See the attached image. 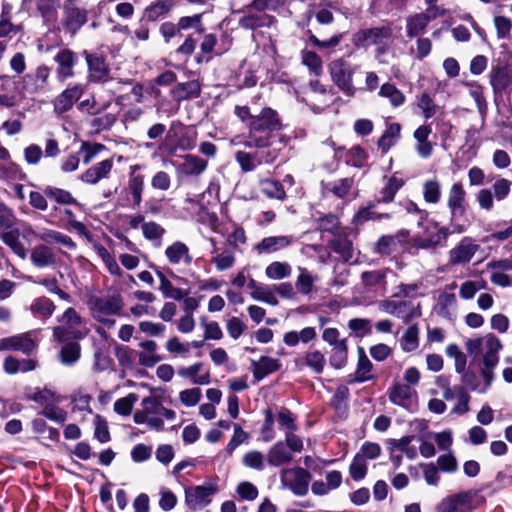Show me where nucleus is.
Listing matches in <instances>:
<instances>
[{"mask_svg":"<svg viewBox=\"0 0 512 512\" xmlns=\"http://www.w3.org/2000/svg\"><path fill=\"white\" fill-rule=\"evenodd\" d=\"M88 68V81L103 83L110 79V69L103 56L84 52Z\"/></svg>","mask_w":512,"mask_h":512,"instance_id":"11","label":"nucleus"},{"mask_svg":"<svg viewBox=\"0 0 512 512\" xmlns=\"http://www.w3.org/2000/svg\"><path fill=\"white\" fill-rule=\"evenodd\" d=\"M165 233V228L157 222L149 221L142 224V234L144 238L153 242L157 247L162 244Z\"/></svg>","mask_w":512,"mask_h":512,"instance_id":"36","label":"nucleus"},{"mask_svg":"<svg viewBox=\"0 0 512 512\" xmlns=\"http://www.w3.org/2000/svg\"><path fill=\"white\" fill-rule=\"evenodd\" d=\"M348 328L356 337H364L369 335L372 331L370 320L364 318H353L349 320Z\"/></svg>","mask_w":512,"mask_h":512,"instance_id":"57","label":"nucleus"},{"mask_svg":"<svg viewBox=\"0 0 512 512\" xmlns=\"http://www.w3.org/2000/svg\"><path fill=\"white\" fill-rule=\"evenodd\" d=\"M162 417L173 421L176 418V412L164 407L158 397L148 396L142 399L140 409L134 413L133 420L136 424H146L151 430L163 431Z\"/></svg>","mask_w":512,"mask_h":512,"instance_id":"2","label":"nucleus"},{"mask_svg":"<svg viewBox=\"0 0 512 512\" xmlns=\"http://www.w3.org/2000/svg\"><path fill=\"white\" fill-rule=\"evenodd\" d=\"M201 88L197 81H190L178 84L174 89V96L177 100H184L192 97H198Z\"/></svg>","mask_w":512,"mask_h":512,"instance_id":"47","label":"nucleus"},{"mask_svg":"<svg viewBox=\"0 0 512 512\" xmlns=\"http://www.w3.org/2000/svg\"><path fill=\"white\" fill-rule=\"evenodd\" d=\"M142 349L138 353L139 364L145 367H153L162 360L157 354V343L153 340H144L139 343Z\"/></svg>","mask_w":512,"mask_h":512,"instance_id":"27","label":"nucleus"},{"mask_svg":"<svg viewBox=\"0 0 512 512\" xmlns=\"http://www.w3.org/2000/svg\"><path fill=\"white\" fill-rule=\"evenodd\" d=\"M301 60L302 64L305 65L315 76H320L322 74V59L314 51H301Z\"/></svg>","mask_w":512,"mask_h":512,"instance_id":"48","label":"nucleus"},{"mask_svg":"<svg viewBox=\"0 0 512 512\" xmlns=\"http://www.w3.org/2000/svg\"><path fill=\"white\" fill-rule=\"evenodd\" d=\"M30 262L38 269L53 268L57 264V256L48 245L38 244L31 249Z\"/></svg>","mask_w":512,"mask_h":512,"instance_id":"15","label":"nucleus"},{"mask_svg":"<svg viewBox=\"0 0 512 512\" xmlns=\"http://www.w3.org/2000/svg\"><path fill=\"white\" fill-rule=\"evenodd\" d=\"M417 106L426 119L432 118L437 112V105L427 92H423L417 97Z\"/></svg>","mask_w":512,"mask_h":512,"instance_id":"53","label":"nucleus"},{"mask_svg":"<svg viewBox=\"0 0 512 512\" xmlns=\"http://www.w3.org/2000/svg\"><path fill=\"white\" fill-rule=\"evenodd\" d=\"M305 364L315 373L321 374L325 367V356L319 350H311L305 354Z\"/></svg>","mask_w":512,"mask_h":512,"instance_id":"50","label":"nucleus"},{"mask_svg":"<svg viewBox=\"0 0 512 512\" xmlns=\"http://www.w3.org/2000/svg\"><path fill=\"white\" fill-rule=\"evenodd\" d=\"M279 156L277 149H258L250 153L246 151H237L235 153L236 162L243 172H251L261 164H272Z\"/></svg>","mask_w":512,"mask_h":512,"instance_id":"7","label":"nucleus"},{"mask_svg":"<svg viewBox=\"0 0 512 512\" xmlns=\"http://www.w3.org/2000/svg\"><path fill=\"white\" fill-rule=\"evenodd\" d=\"M85 22L86 14L82 10L72 4L65 5L63 25L68 31L75 33Z\"/></svg>","mask_w":512,"mask_h":512,"instance_id":"26","label":"nucleus"},{"mask_svg":"<svg viewBox=\"0 0 512 512\" xmlns=\"http://www.w3.org/2000/svg\"><path fill=\"white\" fill-rule=\"evenodd\" d=\"M294 458L290 449L283 441H277L268 450L267 463L271 467H280L289 464Z\"/></svg>","mask_w":512,"mask_h":512,"instance_id":"21","label":"nucleus"},{"mask_svg":"<svg viewBox=\"0 0 512 512\" xmlns=\"http://www.w3.org/2000/svg\"><path fill=\"white\" fill-rule=\"evenodd\" d=\"M214 489L206 486H196L185 489V502L191 509L201 508L210 503Z\"/></svg>","mask_w":512,"mask_h":512,"instance_id":"19","label":"nucleus"},{"mask_svg":"<svg viewBox=\"0 0 512 512\" xmlns=\"http://www.w3.org/2000/svg\"><path fill=\"white\" fill-rule=\"evenodd\" d=\"M480 246L470 237H464L449 251L448 262L450 265H463L468 263Z\"/></svg>","mask_w":512,"mask_h":512,"instance_id":"12","label":"nucleus"},{"mask_svg":"<svg viewBox=\"0 0 512 512\" xmlns=\"http://www.w3.org/2000/svg\"><path fill=\"white\" fill-rule=\"evenodd\" d=\"M299 275L296 280V288L303 295H308L313 291L314 282L317 276L312 275L306 268H298Z\"/></svg>","mask_w":512,"mask_h":512,"instance_id":"44","label":"nucleus"},{"mask_svg":"<svg viewBox=\"0 0 512 512\" xmlns=\"http://www.w3.org/2000/svg\"><path fill=\"white\" fill-rule=\"evenodd\" d=\"M389 36V32L384 28H371L363 30L357 34L358 41L363 45H374L379 43L383 38Z\"/></svg>","mask_w":512,"mask_h":512,"instance_id":"43","label":"nucleus"},{"mask_svg":"<svg viewBox=\"0 0 512 512\" xmlns=\"http://www.w3.org/2000/svg\"><path fill=\"white\" fill-rule=\"evenodd\" d=\"M401 126L398 123H391L387 126L383 135L378 140V148L386 154L400 138Z\"/></svg>","mask_w":512,"mask_h":512,"instance_id":"32","label":"nucleus"},{"mask_svg":"<svg viewBox=\"0 0 512 512\" xmlns=\"http://www.w3.org/2000/svg\"><path fill=\"white\" fill-rule=\"evenodd\" d=\"M87 304L92 318L108 329L115 326L116 321L113 316L120 315L123 309V299L120 294L91 296Z\"/></svg>","mask_w":512,"mask_h":512,"instance_id":"3","label":"nucleus"},{"mask_svg":"<svg viewBox=\"0 0 512 512\" xmlns=\"http://www.w3.org/2000/svg\"><path fill=\"white\" fill-rule=\"evenodd\" d=\"M502 344L500 340L493 334H488L484 337V356L483 362H487V360H494L493 363L498 364L499 357L498 352L501 350Z\"/></svg>","mask_w":512,"mask_h":512,"instance_id":"38","label":"nucleus"},{"mask_svg":"<svg viewBox=\"0 0 512 512\" xmlns=\"http://www.w3.org/2000/svg\"><path fill=\"white\" fill-rule=\"evenodd\" d=\"M310 481V473L301 467L280 471L281 487L290 490L296 496H305L308 493Z\"/></svg>","mask_w":512,"mask_h":512,"instance_id":"5","label":"nucleus"},{"mask_svg":"<svg viewBox=\"0 0 512 512\" xmlns=\"http://www.w3.org/2000/svg\"><path fill=\"white\" fill-rule=\"evenodd\" d=\"M484 288L485 282L483 281H465L460 286L459 295L464 300H470L479 290Z\"/></svg>","mask_w":512,"mask_h":512,"instance_id":"61","label":"nucleus"},{"mask_svg":"<svg viewBox=\"0 0 512 512\" xmlns=\"http://www.w3.org/2000/svg\"><path fill=\"white\" fill-rule=\"evenodd\" d=\"M267 457L258 450H250L243 455L242 463L245 467L257 471H262L265 468Z\"/></svg>","mask_w":512,"mask_h":512,"instance_id":"45","label":"nucleus"},{"mask_svg":"<svg viewBox=\"0 0 512 512\" xmlns=\"http://www.w3.org/2000/svg\"><path fill=\"white\" fill-rule=\"evenodd\" d=\"M259 187L261 192L270 199L284 200L286 197L283 185L277 180L261 178L259 179Z\"/></svg>","mask_w":512,"mask_h":512,"instance_id":"33","label":"nucleus"},{"mask_svg":"<svg viewBox=\"0 0 512 512\" xmlns=\"http://www.w3.org/2000/svg\"><path fill=\"white\" fill-rule=\"evenodd\" d=\"M404 185V181L396 176L390 177L380 191L379 202L388 203L394 199L397 191Z\"/></svg>","mask_w":512,"mask_h":512,"instance_id":"46","label":"nucleus"},{"mask_svg":"<svg viewBox=\"0 0 512 512\" xmlns=\"http://www.w3.org/2000/svg\"><path fill=\"white\" fill-rule=\"evenodd\" d=\"M138 401V395L130 393L126 397L120 398L114 403V410L117 414L128 416L131 414L134 404Z\"/></svg>","mask_w":512,"mask_h":512,"instance_id":"55","label":"nucleus"},{"mask_svg":"<svg viewBox=\"0 0 512 512\" xmlns=\"http://www.w3.org/2000/svg\"><path fill=\"white\" fill-rule=\"evenodd\" d=\"M292 268L287 262L274 261L265 269V275L271 280H282L291 275Z\"/></svg>","mask_w":512,"mask_h":512,"instance_id":"41","label":"nucleus"},{"mask_svg":"<svg viewBox=\"0 0 512 512\" xmlns=\"http://www.w3.org/2000/svg\"><path fill=\"white\" fill-rule=\"evenodd\" d=\"M50 69L45 65H40L33 73L23 77V89L29 94H39L46 91Z\"/></svg>","mask_w":512,"mask_h":512,"instance_id":"13","label":"nucleus"},{"mask_svg":"<svg viewBox=\"0 0 512 512\" xmlns=\"http://www.w3.org/2000/svg\"><path fill=\"white\" fill-rule=\"evenodd\" d=\"M388 398L391 403L406 410H412L417 403V392L410 385L395 381L388 389Z\"/></svg>","mask_w":512,"mask_h":512,"instance_id":"10","label":"nucleus"},{"mask_svg":"<svg viewBox=\"0 0 512 512\" xmlns=\"http://www.w3.org/2000/svg\"><path fill=\"white\" fill-rule=\"evenodd\" d=\"M29 310L34 315H39L43 318H49L55 310V305L52 300L42 296L33 300Z\"/></svg>","mask_w":512,"mask_h":512,"instance_id":"42","label":"nucleus"},{"mask_svg":"<svg viewBox=\"0 0 512 512\" xmlns=\"http://www.w3.org/2000/svg\"><path fill=\"white\" fill-rule=\"evenodd\" d=\"M475 492L461 491L444 497L436 506V512H472Z\"/></svg>","mask_w":512,"mask_h":512,"instance_id":"8","label":"nucleus"},{"mask_svg":"<svg viewBox=\"0 0 512 512\" xmlns=\"http://www.w3.org/2000/svg\"><path fill=\"white\" fill-rule=\"evenodd\" d=\"M251 298L255 301L264 302L271 306L278 305V299L274 291L268 286H262L261 288L255 289V292H251Z\"/></svg>","mask_w":512,"mask_h":512,"instance_id":"58","label":"nucleus"},{"mask_svg":"<svg viewBox=\"0 0 512 512\" xmlns=\"http://www.w3.org/2000/svg\"><path fill=\"white\" fill-rule=\"evenodd\" d=\"M80 345L75 342L65 344L60 351V360L64 365H72L80 358Z\"/></svg>","mask_w":512,"mask_h":512,"instance_id":"52","label":"nucleus"},{"mask_svg":"<svg viewBox=\"0 0 512 512\" xmlns=\"http://www.w3.org/2000/svg\"><path fill=\"white\" fill-rule=\"evenodd\" d=\"M177 373L180 377L189 379L193 384L207 385L210 382V374L208 371L203 370L202 363L180 367Z\"/></svg>","mask_w":512,"mask_h":512,"instance_id":"24","label":"nucleus"},{"mask_svg":"<svg viewBox=\"0 0 512 512\" xmlns=\"http://www.w3.org/2000/svg\"><path fill=\"white\" fill-rule=\"evenodd\" d=\"M372 369V362L366 356L364 349L359 347L357 368L349 382L362 383L371 380L373 378Z\"/></svg>","mask_w":512,"mask_h":512,"instance_id":"25","label":"nucleus"},{"mask_svg":"<svg viewBox=\"0 0 512 512\" xmlns=\"http://www.w3.org/2000/svg\"><path fill=\"white\" fill-rule=\"evenodd\" d=\"M431 132L432 129L430 125H421L413 134V137L416 140L415 149L418 155L423 159L429 158L433 153V144L428 140Z\"/></svg>","mask_w":512,"mask_h":512,"instance_id":"22","label":"nucleus"},{"mask_svg":"<svg viewBox=\"0 0 512 512\" xmlns=\"http://www.w3.org/2000/svg\"><path fill=\"white\" fill-rule=\"evenodd\" d=\"M292 242L293 239L290 236H270L263 238L255 248L260 254H270L288 247Z\"/></svg>","mask_w":512,"mask_h":512,"instance_id":"28","label":"nucleus"},{"mask_svg":"<svg viewBox=\"0 0 512 512\" xmlns=\"http://www.w3.org/2000/svg\"><path fill=\"white\" fill-rule=\"evenodd\" d=\"M423 198L426 203L437 204L442 195L441 184L438 179L433 178L423 183Z\"/></svg>","mask_w":512,"mask_h":512,"instance_id":"39","label":"nucleus"},{"mask_svg":"<svg viewBox=\"0 0 512 512\" xmlns=\"http://www.w3.org/2000/svg\"><path fill=\"white\" fill-rule=\"evenodd\" d=\"M276 22L274 16L268 14H247L239 19V26L247 30L270 27Z\"/></svg>","mask_w":512,"mask_h":512,"instance_id":"29","label":"nucleus"},{"mask_svg":"<svg viewBox=\"0 0 512 512\" xmlns=\"http://www.w3.org/2000/svg\"><path fill=\"white\" fill-rule=\"evenodd\" d=\"M419 227L422 231L413 238V243L418 248H435L445 242L450 235L449 228L440 226L432 219L419 221Z\"/></svg>","mask_w":512,"mask_h":512,"instance_id":"4","label":"nucleus"},{"mask_svg":"<svg viewBox=\"0 0 512 512\" xmlns=\"http://www.w3.org/2000/svg\"><path fill=\"white\" fill-rule=\"evenodd\" d=\"M234 114L249 129L247 137L238 135L231 139V144L245 148L265 149L270 146L271 134L282 128L281 121L275 110L270 107L263 108L253 115L248 106H235Z\"/></svg>","mask_w":512,"mask_h":512,"instance_id":"1","label":"nucleus"},{"mask_svg":"<svg viewBox=\"0 0 512 512\" xmlns=\"http://www.w3.org/2000/svg\"><path fill=\"white\" fill-rule=\"evenodd\" d=\"M466 192L460 182L452 184L448 191L447 206L450 210L452 219L458 214L462 215L465 211Z\"/></svg>","mask_w":512,"mask_h":512,"instance_id":"20","label":"nucleus"},{"mask_svg":"<svg viewBox=\"0 0 512 512\" xmlns=\"http://www.w3.org/2000/svg\"><path fill=\"white\" fill-rule=\"evenodd\" d=\"M173 0H156L146 7L144 16L149 21H156L165 16L174 6Z\"/></svg>","mask_w":512,"mask_h":512,"instance_id":"35","label":"nucleus"},{"mask_svg":"<svg viewBox=\"0 0 512 512\" xmlns=\"http://www.w3.org/2000/svg\"><path fill=\"white\" fill-rule=\"evenodd\" d=\"M436 18L438 17L427 12H420L408 17L406 20L407 36L413 38L423 33L429 22Z\"/></svg>","mask_w":512,"mask_h":512,"instance_id":"23","label":"nucleus"},{"mask_svg":"<svg viewBox=\"0 0 512 512\" xmlns=\"http://www.w3.org/2000/svg\"><path fill=\"white\" fill-rule=\"evenodd\" d=\"M379 94L380 96L389 99L390 103L395 107L401 106L405 102L404 94L390 83L383 84L380 88Z\"/></svg>","mask_w":512,"mask_h":512,"instance_id":"51","label":"nucleus"},{"mask_svg":"<svg viewBox=\"0 0 512 512\" xmlns=\"http://www.w3.org/2000/svg\"><path fill=\"white\" fill-rule=\"evenodd\" d=\"M84 87L81 84H75L66 88L54 100V109L57 113H64L70 110L73 104L81 97Z\"/></svg>","mask_w":512,"mask_h":512,"instance_id":"17","label":"nucleus"},{"mask_svg":"<svg viewBox=\"0 0 512 512\" xmlns=\"http://www.w3.org/2000/svg\"><path fill=\"white\" fill-rule=\"evenodd\" d=\"M279 367L280 364L277 359L263 356L258 361L253 362V375L257 380H261L277 371Z\"/></svg>","mask_w":512,"mask_h":512,"instance_id":"34","label":"nucleus"},{"mask_svg":"<svg viewBox=\"0 0 512 512\" xmlns=\"http://www.w3.org/2000/svg\"><path fill=\"white\" fill-rule=\"evenodd\" d=\"M165 256L168 262L173 266H189L193 259L189 247L181 241H175L168 245L165 249Z\"/></svg>","mask_w":512,"mask_h":512,"instance_id":"18","label":"nucleus"},{"mask_svg":"<svg viewBox=\"0 0 512 512\" xmlns=\"http://www.w3.org/2000/svg\"><path fill=\"white\" fill-rule=\"evenodd\" d=\"M177 28L179 31L195 28L199 33L204 31L202 27V15L195 14L193 16L181 17L177 22Z\"/></svg>","mask_w":512,"mask_h":512,"instance_id":"62","label":"nucleus"},{"mask_svg":"<svg viewBox=\"0 0 512 512\" xmlns=\"http://www.w3.org/2000/svg\"><path fill=\"white\" fill-rule=\"evenodd\" d=\"M201 396L200 388H190L179 393V400L184 406L193 407L199 403Z\"/></svg>","mask_w":512,"mask_h":512,"instance_id":"64","label":"nucleus"},{"mask_svg":"<svg viewBox=\"0 0 512 512\" xmlns=\"http://www.w3.org/2000/svg\"><path fill=\"white\" fill-rule=\"evenodd\" d=\"M38 331L32 330L26 333L13 335L0 339V351H20L30 355L37 347Z\"/></svg>","mask_w":512,"mask_h":512,"instance_id":"9","label":"nucleus"},{"mask_svg":"<svg viewBox=\"0 0 512 512\" xmlns=\"http://www.w3.org/2000/svg\"><path fill=\"white\" fill-rule=\"evenodd\" d=\"M207 165V161L200 157L187 154L184 156L183 162L179 166L178 171L187 176H198L206 170Z\"/></svg>","mask_w":512,"mask_h":512,"instance_id":"31","label":"nucleus"},{"mask_svg":"<svg viewBox=\"0 0 512 512\" xmlns=\"http://www.w3.org/2000/svg\"><path fill=\"white\" fill-rule=\"evenodd\" d=\"M349 473L355 481L363 479L367 473V461L356 454L350 464Z\"/></svg>","mask_w":512,"mask_h":512,"instance_id":"60","label":"nucleus"},{"mask_svg":"<svg viewBox=\"0 0 512 512\" xmlns=\"http://www.w3.org/2000/svg\"><path fill=\"white\" fill-rule=\"evenodd\" d=\"M211 261L218 271H225L234 266L235 256L230 251H223L214 255Z\"/></svg>","mask_w":512,"mask_h":512,"instance_id":"59","label":"nucleus"},{"mask_svg":"<svg viewBox=\"0 0 512 512\" xmlns=\"http://www.w3.org/2000/svg\"><path fill=\"white\" fill-rule=\"evenodd\" d=\"M103 150H105V146L103 144L83 142L78 154L83 156L84 164H89Z\"/></svg>","mask_w":512,"mask_h":512,"instance_id":"56","label":"nucleus"},{"mask_svg":"<svg viewBox=\"0 0 512 512\" xmlns=\"http://www.w3.org/2000/svg\"><path fill=\"white\" fill-rule=\"evenodd\" d=\"M113 167V158L102 160L100 162L95 163L94 165L86 169L83 173H81L79 179L85 184L96 185L100 181L109 178Z\"/></svg>","mask_w":512,"mask_h":512,"instance_id":"14","label":"nucleus"},{"mask_svg":"<svg viewBox=\"0 0 512 512\" xmlns=\"http://www.w3.org/2000/svg\"><path fill=\"white\" fill-rule=\"evenodd\" d=\"M328 70L333 83L346 95L353 96L355 87L353 85V75L355 68H353L343 58L333 60L328 65Z\"/></svg>","mask_w":512,"mask_h":512,"instance_id":"6","label":"nucleus"},{"mask_svg":"<svg viewBox=\"0 0 512 512\" xmlns=\"http://www.w3.org/2000/svg\"><path fill=\"white\" fill-rule=\"evenodd\" d=\"M419 328L417 325L409 326L399 340L404 352H413L419 347Z\"/></svg>","mask_w":512,"mask_h":512,"instance_id":"37","label":"nucleus"},{"mask_svg":"<svg viewBox=\"0 0 512 512\" xmlns=\"http://www.w3.org/2000/svg\"><path fill=\"white\" fill-rule=\"evenodd\" d=\"M28 398L38 404H40L43 408L48 406L49 404L53 402H60L61 397L56 395L53 391L50 389H42L37 390L30 394Z\"/></svg>","mask_w":512,"mask_h":512,"instance_id":"54","label":"nucleus"},{"mask_svg":"<svg viewBox=\"0 0 512 512\" xmlns=\"http://www.w3.org/2000/svg\"><path fill=\"white\" fill-rule=\"evenodd\" d=\"M353 187V179L351 178H343L336 180L331 183H327L324 185V190L326 192H331L333 195L338 198H346Z\"/></svg>","mask_w":512,"mask_h":512,"instance_id":"40","label":"nucleus"},{"mask_svg":"<svg viewBox=\"0 0 512 512\" xmlns=\"http://www.w3.org/2000/svg\"><path fill=\"white\" fill-rule=\"evenodd\" d=\"M37 239L46 244H60L68 249L75 248V243L71 237L51 229H43L36 234Z\"/></svg>","mask_w":512,"mask_h":512,"instance_id":"30","label":"nucleus"},{"mask_svg":"<svg viewBox=\"0 0 512 512\" xmlns=\"http://www.w3.org/2000/svg\"><path fill=\"white\" fill-rule=\"evenodd\" d=\"M2 240L6 245H8L15 254H17L20 258L25 259L27 256V251L24 245L20 242L18 237L12 232L4 233L2 236Z\"/></svg>","mask_w":512,"mask_h":512,"instance_id":"63","label":"nucleus"},{"mask_svg":"<svg viewBox=\"0 0 512 512\" xmlns=\"http://www.w3.org/2000/svg\"><path fill=\"white\" fill-rule=\"evenodd\" d=\"M44 194L59 204L68 205L76 203V199L72 196V194L69 191L61 188L48 186L44 189Z\"/></svg>","mask_w":512,"mask_h":512,"instance_id":"49","label":"nucleus"},{"mask_svg":"<svg viewBox=\"0 0 512 512\" xmlns=\"http://www.w3.org/2000/svg\"><path fill=\"white\" fill-rule=\"evenodd\" d=\"M57 63L56 74L59 80L64 81L74 76V66L77 61L76 54L69 49H61L54 57Z\"/></svg>","mask_w":512,"mask_h":512,"instance_id":"16","label":"nucleus"}]
</instances>
